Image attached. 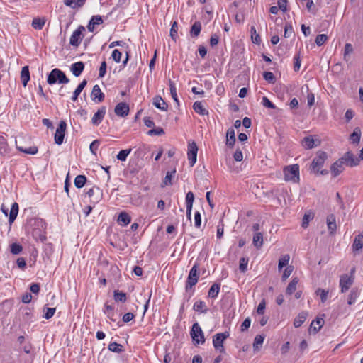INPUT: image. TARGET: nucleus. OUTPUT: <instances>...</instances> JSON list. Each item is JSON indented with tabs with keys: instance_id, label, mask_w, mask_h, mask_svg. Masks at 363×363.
<instances>
[{
	"instance_id": "c756f323",
	"label": "nucleus",
	"mask_w": 363,
	"mask_h": 363,
	"mask_svg": "<svg viewBox=\"0 0 363 363\" xmlns=\"http://www.w3.org/2000/svg\"><path fill=\"white\" fill-rule=\"evenodd\" d=\"M298 281V277H294L292 279L286 287V293L287 295H291L296 290Z\"/></svg>"
},
{
	"instance_id": "f3484780",
	"label": "nucleus",
	"mask_w": 363,
	"mask_h": 363,
	"mask_svg": "<svg viewBox=\"0 0 363 363\" xmlns=\"http://www.w3.org/2000/svg\"><path fill=\"white\" fill-rule=\"evenodd\" d=\"M363 247V233H359L355 236L352 248L353 252H359Z\"/></svg>"
},
{
	"instance_id": "c85d7f7f",
	"label": "nucleus",
	"mask_w": 363,
	"mask_h": 363,
	"mask_svg": "<svg viewBox=\"0 0 363 363\" xmlns=\"http://www.w3.org/2000/svg\"><path fill=\"white\" fill-rule=\"evenodd\" d=\"M86 0H64V4L72 9L82 7L85 4Z\"/></svg>"
},
{
	"instance_id": "ddd939ff",
	"label": "nucleus",
	"mask_w": 363,
	"mask_h": 363,
	"mask_svg": "<svg viewBox=\"0 0 363 363\" xmlns=\"http://www.w3.org/2000/svg\"><path fill=\"white\" fill-rule=\"evenodd\" d=\"M129 106L125 102H120L118 103L114 109V112L116 116L120 117H125L129 113Z\"/></svg>"
},
{
	"instance_id": "473e14b6",
	"label": "nucleus",
	"mask_w": 363,
	"mask_h": 363,
	"mask_svg": "<svg viewBox=\"0 0 363 363\" xmlns=\"http://www.w3.org/2000/svg\"><path fill=\"white\" fill-rule=\"evenodd\" d=\"M108 349L110 351H111L113 352H116V353H121L124 351L123 346L119 343L116 342H110L108 346Z\"/></svg>"
},
{
	"instance_id": "2eb2a0df",
	"label": "nucleus",
	"mask_w": 363,
	"mask_h": 363,
	"mask_svg": "<svg viewBox=\"0 0 363 363\" xmlns=\"http://www.w3.org/2000/svg\"><path fill=\"white\" fill-rule=\"evenodd\" d=\"M104 94L101 91L99 85L94 86L91 93V99L96 103H100L104 100Z\"/></svg>"
},
{
	"instance_id": "8fccbe9b",
	"label": "nucleus",
	"mask_w": 363,
	"mask_h": 363,
	"mask_svg": "<svg viewBox=\"0 0 363 363\" xmlns=\"http://www.w3.org/2000/svg\"><path fill=\"white\" fill-rule=\"evenodd\" d=\"M18 149L24 153L30 154V155H35L38 152V147L35 146L30 147L28 148H23L21 147H18Z\"/></svg>"
},
{
	"instance_id": "864d4df0",
	"label": "nucleus",
	"mask_w": 363,
	"mask_h": 363,
	"mask_svg": "<svg viewBox=\"0 0 363 363\" xmlns=\"http://www.w3.org/2000/svg\"><path fill=\"white\" fill-rule=\"evenodd\" d=\"M178 24L176 21H174L172 24L170 29V36L175 41L177 36Z\"/></svg>"
},
{
	"instance_id": "79ce46f5",
	"label": "nucleus",
	"mask_w": 363,
	"mask_h": 363,
	"mask_svg": "<svg viewBox=\"0 0 363 363\" xmlns=\"http://www.w3.org/2000/svg\"><path fill=\"white\" fill-rule=\"evenodd\" d=\"M169 85L170 94H171L172 99H174V101L176 103L179 104V99H178L177 94V88H176L174 83L172 80H169Z\"/></svg>"
},
{
	"instance_id": "6ab92c4d",
	"label": "nucleus",
	"mask_w": 363,
	"mask_h": 363,
	"mask_svg": "<svg viewBox=\"0 0 363 363\" xmlns=\"http://www.w3.org/2000/svg\"><path fill=\"white\" fill-rule=\"evenodd\" d=\"M84 69V64L82 62H77L71 65L70 70L73 75L79 77Z\"/></svg>"
},
{
	"instance_id": "49530a36",
	"label": "nucleus",
	"mask_w": 363,
	"mask_h": 363,
	"mask_svg": "<svg viewBox=\"0 0 363 363\" xmlns=\"http://www.w3.org/2000/svg\"><path fill=\"white\" fill-rule=\"evenodd\" d=\"M130 152L131 149L122 150L118 153L116 158L120 161H125Z\"/></svg>"
},
{
	"instance_id": "603ef678",
	"label": "nucleus",
	"mask_w": 363,
	"mask_h": 363,
	"mask_svg": "<svg viewBox=\"0 0 363 363\" xmlns=\"http://www.w3.org/2000/svg\"><path fill=\"white\" fill-rule=\"evenodd\" d=\"M104 313L107 314V316L109 319H111L112 321H115V319L113 318L114 312H113V307L111 305H105V310Z\"/></svg>"
},
{
	"instance_id": "3c124183",
	"label": "nucleus",
	"mask_w": 363,
	"mask_h": 363,
	"mask_svg": "<svg viewBox=\"0 0 363 363\" xmlns=\"http://www.w3.org/2000/svg\"><path fill=\"white\" fill-rule=\"evenodd\" d=\"M43 311L45 313L43 315V318L48 320L54 315L56 308H44Z\"/></svg>"
},
{
	"instance_id": "393cba45",
	"label": "nucleus",
	"mask_w": 363,
	"mask_h": 363,
	"mask_svg": "<svg viewBox=\"0 0 363 363\" xmlns=\"http://www.w3.org/2000/svg\"><path fill=\"white\" fill-rule=\"evenodd\" d=\"M131 221L129 214L125 211L121 212L118 217V223L123 226L128 225Z\"/></svg>"
},
{
	"instance_id": "bb28decb",
	"label": "nucleus",
	"mask_w": 363,
	"mask_h": 363,
	"mask_svg": "<svg viewBox=\"0 0 363 363\" xmlns=\"http://www.w3.org/2000/svg\"><path fill=\"white\" fill-rule=\"evenodd\" d=\"M193 108L196 113L201 116L208 115V111L205 108V107L203 106L201 101L194 102L193 105Z\"/></svg>"
},
{
	"instance_id": "5701e85b",
	"label": "nucleus",
	"mask_w": 363,
	"mask_h": 363,
	"mask_svg": "<svg viewBox=\"0 0 363 363\" xmlns=\"http://www.w3.org/2000/svg\"><path fill=\"white\" fill-rule=\"evenodd\" d=\"M235 143V130L233 128L228 130L226 133V145L232 147Z\"/></svg>"
},
{
	"instance_id": "6e6d98bb",
	"label": "nucleus",
	"mask_w": 363,
	"mask_h": 363,
	"mask_svg": "<svg viewBox=\"0 0 363 363\" xmlns=\"http://www.w3.org/2000/svg\"><path fill=\"white\" fill-rule=\"evenodd\" d=\"M317 295H319L322 303H325L328 298V291L324 289H318L316 291Z\"/></svg>"
},
{
	"instance_id": "4be33fe9",
	"label": "nucleus",
	"mask_w": 363,
	"mask_h": 363,
	"mask_svg": "<svg viewBox=\"0 0 363 363\" xmlns=\"http://www.w3.org/2000/svg\"><path fill=\"white\" fill-rule=\"evenodd\" d=\"M308 316V313L306 311H302L295 318L294 320V325L295 328L300 327L306 320Z\"/></svg>"
},
{
	"instance_id": "0e129e2a",
	"label": "nucleus",
	"mask_w": 363,
	"mask_h": 363,
	"mask_svg": "<svg viewBox=\"0 0 363 363\" xmlns=\"http://www.w3.org/2000/svg\"><path fill=\"white\" fill-rule=\"evenodd\" d=\"M294 267L293 266H288L284 269V273L282 274V280L285 281L293 272Z\"/></svg>"
},
{
	"instance_id": "774afa93",
	"label": "nucleus",
	"mask_w": 363,
	"mask_h": 363,
	"mask_svg": "<svg viewBox=\"0 0 363 363\" xmlns=\"http://www.w3.org/2000/svg\"><path fill=\"white\" fill-rule=\"evenodd\" d=\"M89 22L94 26L100 25L103 23V19L101 16H94Z\"/></svg>"
},
{
	"instance_id": "09e8293b",
	"label": "nucleus",
	"mask_w": 363,
	"mask_h": 363,
	"mask_svg": "<svg viewBox=\"0 0 363 363\" xmlns=\"http://www.w3.org/2000/svg\"><path fill=\"white\" fill-rule=\"evenodd\" d=\"M249 259L247 257H242L240 259L239 269L242 272H245L247 269Z\"/></svg>"
},
{
	"instance_id": "6e6552de",
	"label": "nucleus",
	"mask_w": 363,
	"mask_h": 363,
	"mask_svg": "<svg viewBox=\"0 0 363 363\" xmlns=\"http://www.w3.org/2000/svg\"><path fill=\"white\" fill-rule=\"evenodd\" d=\"M197 152L198 147L194 141L189 142L188 144V160L189 161V164L191 167H193L197 159Z\"/></svg>"
},
{
	"instance_id": "aec40b11",
	"label": "nucleus",
	"mask_w": 363,
	"mask_h": 363,
	"mask_svg": "<svg viewBox=\"0 0 363 363\" xmlns=\"http://www.w3.org/2000/svg\"><path fill=\"white\" fill-rule=\"evenodd\" d=\"M30 72L28 66H24L21 72V80L24 87L27 86L28 82L30 80Z\"/></svg>"
},
{
	"instance_id": "e433bc0d",
	"label": "nucleus",
	"mask_w": 363,
	"mask_h": 363,
	"mask_svg": "<svg viewBox=\"0 0 363 363\" xmlns=\"http://www.w3.org/2000/svg\"><path fill=\"white\" fill-rule=\"evenodd\" d=\"M251 39L253 43L259 45L261 38L259 35L257 33L256 28L254 26L250 27Z\"/></svg>"
},
{
	"instance_id": "a18cd8bd",
	"label": "nucleus",
	"mask_w": 363,
	"mask_h": 363,
	"mask_svg": "<svg viewBox=\"0 0 363 363\" xmlns=\"http://www.w3.org/2000/svg\"><path fill=\"white\" fill-rule=\"evenodd\" d=\"M175 173H176L175 169L170 171V172H167L166 177H164V179L163 182L165 186H170L172 184V179L174 177Z\"/></svg>"
},
{
	"instance_id": "b1692460",
	"label": "nucleus",
	"mask_w": 363,
	"mask_h": 363,
	"mask_svg": "<svg viewBox=\"0 0 363 363\" xmlns=\"http://www.w3.org/2000/svg\"><path fill=\"white\" fill-rule=\"evenodd\" d=\"M18 209H19L18 204L17 203L14 202L11 205V210L9 212V221L10 224L13 223L14 222V220H16V218L18 216Z\"/></svg>"
},
{
	"instance_id": "423d86ee",
	"label": "nucleus",
	"mask_w": 363,
	"mask_h": 363,
	"mask_svg": "<svg viewBox=\"0 0 363 363\" xmlns=\"http://www.w3.org/2000/svg\"><path fill=\"white\" fill-rule=\"evenodd\" d=\"M199 277V266L195 264L191 269L186 283V289L191 288L196 284Z\"/></svg>"
},
{
	"instance_id": "cd10ccee",
	"label": "nucleus",
	"mask_w": 363,
	"mask_h": 363,
	"mask_svg": "<svg viewBox=\"0 0 363 363\" xmlns=\"http://www.w3.org/2000/svg\"><path fill=\"white\" fill-rule=\"evenodd\" d=\"M87 84V81L86 79H84L77 87V89L74 90L73 95L72 96V101H76L78 99L79 95L81 94L82 90L84 89L86 85Z\"/></svg>"
},
{
	"instance_id": "4d7b16f0",
	"label": "nucleus",
	"mask_w": 363,
	"mask_h": 363,
	"mask_svg": "<svg viewBox=\"0 0 363 363\" xmlns=\"http://www.w3.org/2000/svg\"><path fill=\"white\" fill-rule=\"evenodd\" d=\"M147 134L149 135H162L164 134V131L163 128L158 127L157 128H153V129L150 130L147 132Z\"/></svg>"
},
{
	"instance_id": "58836bf2",
	"label": "nucleus",
	"mask_w": 363,
	"mask_h": 363,
	"mask_svg": "<svg viewBox=\"0 0 363 363\" xmlns=\"http://www.w3.org/2000/svg\"><path fill=\"white\" fill-rule=\"evenodd\" d=\"M358 296H359L358 290L356 289H352L349 296H348L347 303L349 305L354 304L356 302Z\"/></svg>"
},
{
	"instance_id": "37998d69",
	"label": "nucleus",
	"mask_w": 363,
	"mask_h": 363,
	"mask_svg": "<svg viewBox=\"0 0 363 363\" xmlns=\"http://www.w3.org/2000/svg\"><path fill=\"white\" fill-rule=\"evenodd\" d=\"M45 21L39 18H35L32 21V27L36 30H41L45 25Z\"/></svg>"
},
{
	"instance_id": "72a5a7b5",
	"label": "nucleus",
	"mask_w": 363,
	"mask_h": 363,
	"mask_svg": "<svg viewBox=\"0 0 363 363\" xmlns=\"http://www.w3.org/2000/svg\"><path fill=\"white\" fill-rule=\"evenodd\" d=\"M252 242L257 248H260L263 245L262 233L257 232L253 236Z\"/></svg>"
},
{
	"instance_id": "dca6fc26",
	"label": "nucleus",
	"mask_w": 363,
	"mask_h": 363,
	"mask_svg": "<svg viewBox=\"0 0 363 363\" xmlns=\"http://www.w3.org/2000/svg\"><path fill=\"white\" fill-rule=\"evenodd\" d=\"M106 112L105 106H101L98 109L96 113H94L91 118V123L94 125H99L103 121Z\"/></svg>"
},
{
	"instance_id": "ea45409f",
	"label": "nucleus",
	"mask_w": 363,
	"mask_h": 363,
	"mask_svg": "<svg viewBox=\"0 0 363 363\" xmlns=\"http://www.w3.org/2000/svg\"><path fill=\"white\" fill-rule=\"evenodd\" d=\"M86 182V177L84 175H78L74 179V185L77 188H82Z\"/></svg>"
},
{
	"instance_id": "a211bd4d",
	"label": "nucleus",
	"mask_w": 363,
	"mask_h": 363,
	"mask_svg": "<svg viewBox=\"0 0 363 363\" xmlns=\"http://www.w3.org/2000/svg\"><path fill=\"white\" fill-rule=\"evenodd\" d=\"M327 226L330 235H333L337 229L336 220L334 214H330L327 216Z\"/></svg>"
},
{
	"instance_id": "0eeeda50",
	"label": "nucleus",
	"mask_w": 363,
	"mask_h": 363,
	"mask_svg": "<svg viewBox=\"0 0 363 363\" xmlns=\"http://www.w3.org/2000/svg\"><path fill=\"white\" fill-rule=\"evenodd\" d=\"M85 31V28L83 26H79L77 30H75L69 39V44L74 47H78L84 37L83 33Z\"/></svg>"
},
{
	"instance_id": "4468645a",
	"label": "nucleus",
	"mask_w": 363,
	"mask_h": 363,
	"mask_svg": "<svg viewBox=\"0 0 363 363\" xmlns=\"http://www.w3.org/2000/svg\"><path fill=\"white\" fill-rule=\"evenodd\" d=\"M345 165L344 162L340 158L335 162L330 167V172L333 177H336L342 173L345 169Z\"/></svg>"
},
{
	"instance_id": "a878e982",
	"label": "nucleus",
	"mask_w": 363,
	"mask_h": 363,
	"mask_svg": "<svg viewBox=\"0 0 363 363\" xmlns=\"http://www.w3.org/2000/svg\"><path fill=\"white\" fill-rule=\"evenodd\" d=\"M220 284L218 283H214L209 289L208 296L209 298H216L220 292Z\"/></svg>"
},
{
	"instance_id": "338daca9",
	"label": "nucleus",
	"mask_w": 363,
	"mask_h": 363,
	"mask_svg": "<svg viewBox=\"0 0 363 363\" xmlns=\"http://www.w3.org/2000/svg\"><path fill=\"white\" fill-rule=\"evenodd\" d=\"M201 225V213L199 211H196L194 214V226L197 228H199Z\"/></svg>"
},
{
	"instance_id": "9d476101",
	"label": "nucleus",
	"mask_w": 363,
	"mask_h": 363,
	"mask_svg": "<svg viewBox=\"0 0 363 363\" xmlns=\"http://www.w3.org/2000/svg\"><path fill=\"white\" fill-rule=\"evenodd\" d=\"M301 145L304 148L310 150L319 146L320 140L318 138L314 139L312 135H308L302 139Z\"/></svg>"
},
{
	"instance_id": "a19ab883",
	"label": "nucleus",
	"mask_w": 363,
	"mask_h": 363,
	"mask_svg": "<svg viewBox=\"0 0 363 363\" xmlns=\"http://www.w3.org/2000/svg\"><path fill=\"white\" fill-rule=\"evenodd\" d=\"M361 138V130L356 128L350 135V139L354 143H359Z\"/></svg>"
},
{
	"instance_id": "f03ea898",
	"label": "nucleus",
	"mask_w": 363,
	"mask_h": 363,
	"mask_svg": "<svg viewBox=\"0 0 363 363\" xmlns=\"http://www.w3.org/2000/svg\"><path fill=\"white\" fill-rule=\"evenodd\" d=\"M47 82L50 85L56 84L57 82L59 84H67L69 82V79L62 70L55 68L48 74Z\"/></svg>"
},
{
	"instance_id": "680f3d73",
	"label": "nucleus",
	"mask_w": 363,
	"mask_h": 363,
	"mask_svg": "<svg viewBox=\"0 0 363 363\" xmlns=\"http://www.w3.org/2000/svg\"><path fill=\"white\" fill-rule=\"evenodd\" d=\"M100 145V142L98 140H94L89 146L90 151L94 155H96V151L98 150V147Z\"/></svg>"
},
{
	"instance_id": "bf43d9fd",
	"label": "nucleus",
	"mask_w": 363,
	"mask_h": 363,
	"mask_svg": "<svg viewBox=\"0 0 363 363\" xmlns=\"http://www.w3.org/2000/svg\"><path fill=\"white\" fill-rule=\"evenodd\" d=\"M262 105L271 109L276 108V106L267 96L262 98Z\"/></svg>"
},
{
	"instance_id": "39448f33",
	"label": "nucleus",
	"mask_w": 363,
	"mask_h": 363,
	"mask_svg": "<svg viewBox=\"0 0 363 363\" xmlns=\"http://www.w3.org/2000/svg\"><path fill=\"white\" fill-rule=\"evenodd\" d=\"M191 336L196 344H203L205 342L203 333L198 323L193 324L191 330Z\"/></svg>"
},
{
	"instance_id": "f257e3e1",
	"label": "nucleus",
	"mask_w": 363,
	"mask_h": 363,
	"mask_svg": "<svg viewBox=\"0 0 363 363\" xmlns=\"http://www.w3.org/2000/svg\"><path fill=\"white\" fill-rule=\"evenodd\" d=\"M328 158V155L324 151H318L316 156L313 158L311 164V168L315 174H320L321 175H326L328 174V171L326 169H322L325 160Z\"/></svg>"
},
{
	"instance_id": "c9c22d12",
	"label": "nucleus",
	"mask_w": 363,
	"mask_h": 363,
	"mask_svg": "<svg viewBox=\"0 0 363 363\" xmlns=\"http://www.w3.org/2000/svg\"><path fill=\"white\" fill-rule=\"evenodd\" d=\"M113 298L116 302L124 303L127 300V296L126 294L123 291L115 290L113 292Z\"/></svg>"
},
{
	"instance_id": "7ed1b4c3",
	"label": "nucleus",
	"mask_w": 363,
	"mask_h": 363,
	"mask_svg": "<svg viewBox=\"0 0 363 363\" xmlns=\"http://www.w3.org/2000/svg\"><path fill=\"white\" fill-rule=\"evenodd\" d=\"M284 179L296 183L299 181V166L293 164L284 169Z\"/></svg>"
},
{
	"instance_id": "1a4fd4ad",
	"label": "nucleus",
	"mask_w": 363,
	"mask_h": 363,
	"mask_svg": "<svg viewBox=\"0 0 363 363\" xmlns=\"http://www.w3.org/2000/svg\"><path fill=\"white\" fill-rule=\"evenodd\" d=\"M67 124L65 121H61L57 128L55 134V142L57 145H61L63 143Z\"/></svg>"
},
{
	"instance_id": "f704fd0d",
	"label": "nucleus",
	"mask_w": 363,
	"mask_h": 363,
	"mask_svg": "<svg viewBox=\"0 0 363 363\" xmlns=\"http://www.w3.org/2000/svg\"><path fill=\"white\" fill-rule=\"evenodd\" d=\"M264 340V336L262 335H257L255 337L253 342V349L254 351H257L262 347Z\"/></svg>"
},
{
	"instance_id": "2f4dec72",
	"label": "nucleus",
	"mask_w": 363,
	"mask_h": 363,
	"mask_svg": "<svg viewBox=\"0 0 363 363\" xmlns=\"http://www.w3.org/2000/svg\"><path fill=\"white\" fill-rule=\"evenodd\" d=\"M201 30V23L199 21H196L191 26L190 35L191 37L196 38L199 35Z\"/></svg>"
},
{
	"instance_id": "412c9836",
	"label": "nucleus",
	"mask_w": 363,
	"mask_h": 363,
	"mask_svg": "<svg viewBox=\"0 0 363 363\" xmlns=\"http://www.w3.org/2000/svg\"><path fill=\"white\" fill-rule=\"evenodd\" d=\"M153 104L157 108L162 111H167L168 106L161 96H155L153 98Z\"/></svg>"
},
{
	"instance_id": "20e7f679",
	"label": "nucleus",
	"mask_w": 363,
	"mask_h": 363,
	"mask_svg": "<svg viewBox=\"0 0 363 363\" xmlns=\"http://www.w3.org/2000/svg\"><path fill=\"white\" fill-rule=\"evenodd\" d=\"M229 335L230 334L228 332L220 333L214 335L213 337V345L214 348L220 352H225L223 342Z\"/></svg>"
},
{
	"instance_id": "9b49d317",
	"label": "nucleus",
	"mask_w": 363,
	"mask_h": 363,
	"mask_svg": "<svg viewBox=\"0 0 363 363\" xmlns=\"http://www.w3.org/2000/svg\"><path fill=\"white\" fill-rule=\"evenodd\" d=\"M340 159L344 162L345 165L351 167L357 166L359 163V159L357 158L350 151L345 153Z\"/></svg>"
},
{
	"instance_id": "052dcab7",
	"label": "nucleus",
	"mask_w": 363,
	"mask_h": 363,
	"mask_svg": "<svg viewBox=\"0 0 363 363\" xmlns=\"http://www.w3.org/2000/svg\"><path fill=\"white\" fill-rule=\"evenodd\" d=\"M121 56L122 53L118 49H115L112 52L111 57L116 62H121Z\"/></svg>"
},
{
	"instance_id": "7c9ffc66",
	"label": "nucleus",
	"mask_w": 363,
	"mask_h": 363,
	"mask_svg": "<svg viewBox=\"0 0 363 363\" xmlns=\"http://www.w3.org/2000/svg\"><path fill=\"white\" fill-rule=\"evenodd\" d=\"M324 320L321 318H317L311 324V329L313 330L314 333L318 332L322 326L323 325Z\"/></svg>"
},
{
	"instance_id": "4c0bfd02",
	"label": "nucleus",
	"mask_w": 363,
	"mask_h": 363,
	"mask_svg": "<svg viewBox=\"0 0 363 363\" xmlns=\"http://www.w3.org/2000/svg\"><path fill=\"white\" fill-rule=\"evenodd\" d=\"M194 310L203 313H206L207 309L206 303L203 301H196L194 304Z\"/></svg>"
},
{
	"instance_id": "c03bdc74",
	"label": "nucleus",
	"mask_w": 363,
	"mask_h": 363,
	"mask_svg": "<svg viewBox=\"0 0 363 363\" xmlns=\"http://www.w3.org/2000/svg\"><path fill=\"white\" fill-rule=\"evenodd\" d=\"M290 256L286 254L282 256L279 260L278 268L279 269H281L284 267H286L289 262Z\"/></svg>"
},
{
	"instance_id": "13d9d810",
	"label": "nucleus",
	"mask_w": 363,
	"mask_h": 363,
	"mask_svg": "<svg viewBox=\"0 0 363 363\" xmlns=\"http://www.w3.org/2000/svg\"><path fill=\"white\" fill-rule=\"evenodd\" d=\"M22 246L17 243H13L11 245V252L13 255H18L22 251Z\"/></svg>"
},
{
	"instance_id": "de8ad7c7",
	"label": "nucleus",
	"mask_w": 363,
	"mask_h": 363,
	"mask_svg": "<svg viewBox=\"0 0 363 363\" xmlns=\"http://www.w3.org/2000/svg\"><path fill=\"white\" fill-rule=\"evenodd\" d=\"M328 39V37L325 34H319L315 38V43L318 46L323 45Z\"/></svg>"
},
{
	"instance_id": "f8f14e48",
	"label": "nucleus",
	"mask_w": 363,
	"mask_h": 363,
	"mask_svg": "<svg viewBox=\"0 0 363 363\" xmlns=\"http://www.w3.org/2000/svg\"><path fill=\"white\" fill-rule=\"evenodd\" d=\"M354 281V278L352 275L343 274L340 279V286L341 288V292L344 293L347 291L352 286Z\"/></svg>"
},
{
	"instance_id": "e2e57ef3",
	"label": "nucleus",
	"mask_w": 363,
	"mask_h": 363,
	"mask_svg": "<svg viewBox=\"0 0 363 363\" xmlns=\"http://www.w3.org/2000/svg\"><path fill=\"white\" fill-rule=\"evenodd\" d=\"M353 52L352 45L350 43H346L345 45L344 50V59L347 60V57L349 56Z\"/></svg>"
},
{
	"instance_id": "5fc2aeb1",
	"label": "nucleus",
	"mask_w": 363,
	"mask_h": 363,
	"mask_svg": "<svg viewBox=\"0 0 363 363\" xmlns=\"http://www.w3.org/2000/svg\"><path fill=\"white\" fill-rule=\"evenodd\" d=\"M263 78L269 83H274L275 82L274 74L271 72H264L263 73Z\"/></svg>"
},
{
	"instance_id": "69168bd1",
	"label": "nucleus",
	"mask_w": 363,
	"mask_h": 363,
	"mask_svg": "<svg viewBox=\"0 0 363 363\" xmlns=\"http://www.w3.org/2000/svg\"><path fill=\"white\" fill-rule=\"evenodd\" d=\"M294 69L295 72H298L301 67L300 55L297 54L296 55H295L294 57Z\"/></svg>"
}]
</instances>
